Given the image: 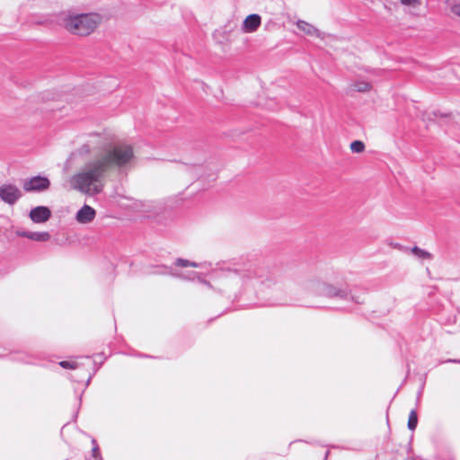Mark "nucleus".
Returning a JSON list of instances; mask_svg holds the SVG:
<instances>
[{
  "instance_id": "nucleus-5",
  "label": "nucleus",
  "mask_w": 460,
  "mask_h": 460,
  "mask_svg": "<svg viewBox=\"0 0 460 460\" xmlns=\"http://www.w3.org/2000/svg\"><path fill=\"white\" fill-rule=\"evenodd\" d=\"M22 197V191L13 183L0 186V199L8 205H14Z\"/></svg>"
},
{
  "instance_id": "nucleus-2",
  "label": "nucleus",
  "mask_w": 460,
  "mask_h": 460,
  "mask_svg": "<svg viewBox=\"0 0 460 460\" xmlns=\"http://www.w3.org/2000/svg\"><path fill=\"white\" fill-rule=\"evenodd\" d=\"M172 276L187 280L198 281L210 289L219 293L227 291L237 292L243 288H257L258 285H267L270 287L272 280L269 278L262 279L255 268H247L240 270L223 269L216 272L213 282L208 281L200 277V274L195 271L188 275L178 272H168Z\"/></svg>"
},
{
  "instance_id": "nucleus-1",
  "label": "nucleus",
  "mask_w": 460,
  "mask_h": 460,
  "mask_svg": "<svg viewBox=\"0 0 460 460\" xmlns=\"http://www.w3.org/2000/svg\"><path fill=\"white\" fill-rule=\"evenodd\" d=\"M77 152L92 157L70 177L68 183L73 190L88 196L103 191L106 173L111 168H128L135 159L130 145L115 143L113 137L106 133L90 135Z\"/></svg>"
},
{
  "instance_id": "nucleus-9",
  "label": "nucleus",
  "mask_w": 460,
  "mask_h": 460,
  "mask_svg": "<svg viewBox=\"0 0 460 460\" xmlns=\"http://www.w3.org/2000/svg\"><path fill=\"white\" fill-rule=\"evenodd\" d=\"M261 24V17L257 13L248 15L243 22L242 31L244 33L255 32Z\"/></svg>"
},
{
  "instance_id": "nucleus-4",
  "label": "nucleus",
  "mask_w": 460,
  "mask_h": 460,
  "mask_svg": "<svg viewBox=\"0 0 460 460\" xmlns=\"http://www.w3.org/2000/svg\"><path fill=\"white\" fill-rule=\"evenodd\" d=\"M50 181L45 176H33L23 181L22 188L26 192H43L49 189Z\"/></svg>"
},
{
  "instance_id": "nucleus-22",
  "label": "nucleus",
  "mask_w": 460,
  "mask_h": 460,
  "mask_svg": "<svg viewBox=\"0 0 460 460\" xmlns=\"http://www.w3.org/2000/svg\"><path fill=\"white\" fill-rule=\"evenodd\" d=\"M97 453H98V447H94L93 448V456H96V454H97Z\"/></svg>"
},
{
  "instance_id": "nucleus-17",
  "label": "nucleus",
  "mask_w": 460,
  "mask_h": 460,
  "mask_svg": "<svg viewBox=\"0 0 460 460\" xmlns=\"http://www.w3.org/2000/svg\"><path fill=\"white\" fill-rule=\"evenodd\" d=\"M400 3L408 8H417L421 4V0H400Z\"/></svg>"
},
{
  "instance_id": "nucleus-12",
  "label": "nucleus",
  "mask_w": 460,
  "mask_h": 460,
  "mask_svg": "<svg viewBox=\"0 0 460 460\" xmlns=\"http://www.w3.org/2000/svg\"><path fill=\"white\" fill-rule=\"evenodd\" d=\"M175 266L177 267H193V268H199V267H205L206 263L199 264L194 261H190L185 259H177L174 262Z\"/></svg>"
},
{
  "instance_id": "nucleus-24",
  "label": "nucleus",
  "mask_w": 460,
  "mask_h": 460,
  "mask_svg": "<svg viewBox=\"0 0 460 460\" xmlns=\"http://www.w3.org/2000/svg\"><path fill=\"white\" fill-rule=\"evenodd\" d=\"M448 361L449 362H457L456 360H452V359H449Z\"/></svg>"
},
{
  "instance_id": "nucleus-10",
  "label": "nucleus",
  "mask_w": 460,
  "mask_h": 460,
  "mask_svg": "<svg viewBox=\"0 0 460 460\" xmlns=\"http://www.w3.org/2000/svg\"><path fill=\"white\" fill-rule=\"evenodd\" d=\"M296 25L302 33L308 37L322 38V32L314 25L305 21L297 20Z\"/></svg>"
},
{
  "instance_id": "nucleus-7",
  "label": "nucleus",
  "mask_w": 460,
  "mask_h": 460,
  "mask_svg": "<svg viewBox=\"0 0 460 460\" xmlns=\"http://www.w3.org/2000/svg\"><path fill=\"white\" fill-rule=\"evenodd\" d=\"M51 215V210L48 207L38 206L31 209L29 217L35 224H43L49 220Z\"/></svg>"
},
{
  "instance_id": "nucleus-6",
  "label": "nucleus",
  "mask_w": 460,
  "mask_h": 460,
  "mask_svg": "<svg viewBox=\"0 0 460 460\" xmlns=\"http://www.w3.org/2000/svg\"><path fill=\"white\" fill-rule=\"evenodd\" d=\"M97 212L90 205L84 204L75 215V219L79 225H90L95 217Z\"/></svg>"
},
{
  "instance_id": "nucleus-8",
  "label": "nucleus",
  "mask_w": 460,
  "mask_h": 460,
  "mask_svg": "<svg viewBox=\"0 0 460 460\" xmlns=\"http://www.w3.org/2000/svg\"><path fill=\"white\" fill-rule=\"evenodd\" d=\"M317 293L328 297H345L347 296V290L345 288L334 287L327 283L319 284L317 287Z\"/></svg>"
},
{
  "instance_id": "nucleus-11",
  "label": "nucleus",
  "mask_w": 460,
  "mask_h": 460,
  "mask_svg": "<svg viewBox=\"0 0 460 460\" xmlns=\"http://www.w3.org/2000/svg\"><path fill=\"white\" fill-rule=\"evenodd\" d=\"M50 239V234L48 232H31L30 240L36 242H47Z\"/></svg>"
},
{
  "instance_id": "nucleus-13",
  "label": "nucleus",
  "mask_w": 460,
  "mask_h": 460,
  "mask_svg": "<svg viewBox=\"0 0 460 460\" xmlns=\"http://www.w3.org/2000/svg\"><path fill=\"white\" fill-rule=\"evenodd\" d=\"M353 88L358 92L366 93L371 90L372 85L368 82L359 80L354 83Z\"/></svg>"
},
{
  "instance_id": "nucleus-23",
  "label": "nucleus",
  "mask_w": 460,
  "mask_h": 460,
  "mask_svg": "<svg viewBox=\"0 0 460 460\" xmlns=\"http://www.w3.org/2000/svg\"><path fill=\"white\" fill-rule=\"evenodd\" d=\"M58 108H59V106L55 105V106H52L50 109H51V110H55V109H58Z\"/></svg>"
},
{
  "instance_id": "nucleus-19",
  "label": "nucleus",
  "mask_w": 460,
  "mask_h": 460,
  "mask_svg": "<svg viewBox=\"0 0 460 460\" xmlns=\"http://www.w3.org/2000/svg\"><path fill=\"white\" fill-rule=\"evenodd\" d=\"M42 99L44 102H55L56 101V95L51 93H45L42 95Z\"/></svg>"
},
{
  "instance_id": "nucleus-16",
  "label": "nucleus",
  "mask_w": 460,
  "mask_h": 460,
  "mask_svg": "<svg viewBox=\"0 0 460 460\" xmlns=\"http://www.w3.org/2000/svg\"><path fill=\"white\" fill-rule=\"evenodd\" d=\"M350 150L353 153H362L365 150V144L362 141L355 140L350 144Z\"/></svg>"
},
{
  "instance_id": "nucleus-20",
  "label": "nucleus",
  "mask_w": 460,
  "mask_h": 460,
  "mask_svg": "<svg viewBox=\"0 0 460 460\" xmlns=\"http://www.w3.org/2000/svg\"><path fill=\"white\" fill-rule=\"evenodd\" d=\"M450 8H451V11H452L455 14H456V15L460 16V3H459V4H453L450 6Z\"/></svg>"
},
{
  "instance_id": "nucleus-15",
  "label": "nucleus",
  "mask_w": 460,
  "mask_h": 460,
  "mask_svg": "<svg viewBox=\"0 0 460 460\" xmlns=\"http://www.w3.org/2000/svg\"><path fill=\"white\" fill-rule=\"evenodd\" d=\"M418 424V416L415 410L411 411L408 420V429L414 430Z\"/></svg>"
},
{
  "instance_id": "nucleus-18",
  "label": "nucleus",
  "mask_w": 460,
  "mask_h": 460,
  "mask_svg": "<svg viewBox=\"0 0 460 460\" xmlns=\"http://www.w3.org/2000/svg\"><path fill=\"white\" fill-rule=\"evenodd\" d=\"M59 366L64 368L75 369L78 367V364L75 360H64L59 362Z\"/></svg>"
},
{
  "instance_id": "nucleus-21",
  "label": "nucleus",
  "mask_w": 460,
  "mask_h": 460,
  "mask_svg": "<svg viewBox=\"0 0 460 460\" xmlns=\"http://www.w3.org/2000/svg\"><path fill=\"white\" fill-rule=\"evenodd\" d=\"M31 232H29V231H16V234L20 237H25V238H28L30 239V236H31Z\"/></svg>"
},
{
  "instance_id": "nucleus-14",
  "label": "nucleus",
  "mask_w": 460,
  "mask_h": 460,
  "mask_svg": "<svg viewBox=\"0 0 460 460\" xmlns=\"http://www.w3.org/2000/svg\"><path fill=\"white\" fill-rule=\"evenodd\" d=\"M411 252L412 254H414L416 257L421 259V260H431L432 259V255L425 251V250H422L417 246H414L412 249H411Z\"/></svg>"
},
{
  "instance_id": "nucleus-3",
  "label": "nucleus",
  "mask_w": 460,
  "mask_h": 460,
  "mask_svg": "<svg viewBox=\"0 0 460 460\" xmlns=\"http://www.w3.org/2000/svg\"><path fill=\"white\" fill-rule=\"evenodd\" d=\"M103 17L97 13H77L69 11L61 14L60 26L76 36L92 34L102 22Z\"/></svg>"
}]
</instances>
